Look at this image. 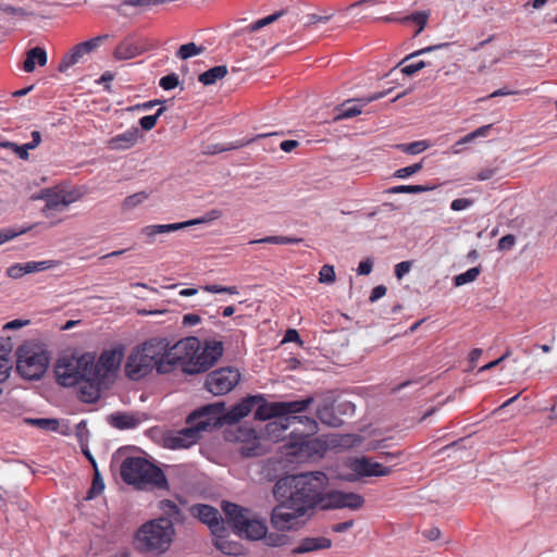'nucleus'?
I'll list each match as a JSON object with an SVG mask.
<instances>
[{
  "instance_id": "nucleus-28",
  "label": "nucleus",
  "mask_w": 557,
  "mask_h": 557,
  "mask_svg": "<svg viewBox=\"0 0 557 557\" xmlns=\"http://www.w3.org/2000/svg\"><path fill=\"white\" fill-rule=\"evenodd\" d=\"M13 346L10 339L0 338V383L5 382L13 368L11 352Z\"/></svg>"
},
{
  "instance_id": "nucleus-53",
  "label": "nucleus",
  "mask_w": 557,
  "mask_h": 557,
  "mask_svg": "<svg viewBox=\"0 0 557 557\" xmlns=\"http://www.w3.org/2000/svg\"><path fill=\"white\" fill-rule=\"evenodd\" d=\"M320 277L319 281L321 283L331 284L335 281V271L332 265L324 264L319 273Z\"/></svg>"
},
{
  "instance_id": "nucleus-8",
  "label": "nucleus",
  "mask_w": 557,
  "mask_h": 557,
  "mask_svg": "<svg viewBox=\"0 0 557 557\" xmlns=\"http://www.w3.org/2000/svg\"><path fill=\"white\" fill-rule=\"evenodd\" d=\"M251 412L257 421L278 418V401L269 403L262 394L248 395L233 405L228 411H223L222 418L224 423L235 424Z\"/></svg>"
},
{
  "instance_id": "nucleus-51",
  "label": "nucleus",
  "mask_w": 557,
  "mask_h": 557,
  "mask_svg": "<svg viewBox=\"0 0 557 557\" xmlns=\"http://www.w3.org/2000/svg\"><path fill=\"white\" fill-rule=\"evenodd\" d=\"M180 85L178 75L176 73H170L159 81V86L164 90H172Z\"/></svg>"
},
{
  "instance_id": "nucleus-4",
  "label": "nucleus",
  "mask_w": 557,
  "mask_h": 557,
  "mask_svg": "<svg viewBox=\"0 0 557 557\" xmlns=\"http://www.w3.org/2000/svg\"><path fill=\"white\" fill-rule=\"evenodd\" d=\"M221 509L224 513L225 521L238 537L248 541L264 540L270 546H278V536H274L273 534L268 536L265 519H259L252 516L248 508L228 500L222 502Z\"/></svg>"
},
{
  "instance_id": "nucleus-57",
  "label": "nucleus",
  "mask_w": 557,
  "mask_h": 557,
  "mask_svg": "<svg viewBox=\"0 0 557 557\" xmlns=\"http://www.w3.org/2000/svg\"><path fill=\"white\" fill-rule=\"evenodd\" d=\"M1 11L9 15H16L20 17H25L28 15V12L23 8L13 7L10 4H3L1 5Z\"/></svg>"
},
{
  "instance_id": "nucleus-38",
  "label": "nucleus",
  "mask_w": 557,
  "mask_h": 557,
  "mask_svg": "<svg viewBox=\"0 0 557 557\" xmlns=\"http://www.w3.org/2000/svg\"><path fill=\"white\" fill-rule=\"evenodd\" d=\"M434 189L430 185H398L386 190L388 194H421Z\"/></svg>"
},
{
  "instance_id": "nucleus-31",
  "label": "nucleus",
  "mask_w": 557,
  "mask_h": 557,
  "mask_svg": "<svg viewBox=\"0 0 557 557\" xmlns=\"http://www.w3.org/2000/svg\"><path fill=\"white\" fill-rule=\"evenodd\" d=\"M212 535L213 546L224 555H237L239 553L240 545L227 539L228 530L226 527L224 532H215Z\"/></svg>"
},
{
  "instance_id": "nucleus-64",
  "label": "nucleus",
  "mask_w": 557,
  "mask_h": 557,
  "mask_svg": "<svg viewBox=\"0 0 557 557\" xmlns=\"http://www.w3.org/2000/svg\"><path fill=\"white\" fill-rule=\"evenodd\" d=\"M299 145H300V143L298 140H295V139L282 140L281 141V150L284 151V152H292Z\"/></svg>"
},
{
  "instance_id": "nucleus-5",
  "label": "nucleus",
  "mask_w": 557,
  "mask_h": 557,
  "mask_svg": "<svg viewBox=\"0 0 557 557\" xmlns=\"http://www.w3.org/2000/svg\"><path fill=\"white\" fill-rule=\"evenodd\" d=\"M175 536L173 522L168 518H156L143 523L134 535L137 552L161 556L171 547Z\"/></svg>"
},
{
  "instance_id": "nucleus-27",
  "label": "nucleus",
  "mask_w": 557,
  "mask_h": 557,
  "mask_svg": "<svg viewBox=\"0 0 557 557\" xmlns=\"http://www.w3.org/2000/svg\"><path fill=\"white\" fill-rule=\"evenodd\" d=\"M332 546V541L329 537H305L301 540L298 546L292 549V554H306L322 549H329Z\"/></svg>"
},
{
  "instance_id": "nucleus-26",
  "label": "nucleus",
  "mask_w": 557,
  "mask_h": 557,
  "mask_svg": "<svg viewBox=\"0 0 557 557\" xmlns=\"http://www.w3.org/2000/svg\"><path fill=\"white\" fill-rule=\"evenodd\" d=\"M275 135H277V133L272 132V133H267V134H259L253 138L237 139L228 145L211 144L206 147V149L203 150V153L205 154H216V153L224 152V151L239 149L242 147H245V146L251 144L252 141H255L257 139L267 138L269 136H275Z\"/></svg>"
},
{
  "instance_id": "nucleus-9",
  "label": "nucleus",
  "mask_w": 557,
  "mask_h": 557,
  "mask_svg": "<svg viewBox=\"0 0 557 557\" xmlns=\"http://www.w3.org/2000/svg\"><path fill=\"white\" fill-rule=\"evenodd\" d=\"M16 371L27 381L40 380L50 362V355L42 346L24 343L16 349Z\"/></svg>"
},
{
  "instance_id": "nucleus-7",
  "label": "nucleus",
  "mask_w": 557,
  "mask_h": 557,
  "mask_svg": "<svg viewBox=\"0 0 557 557\" xmlns=\"http://www.w3.org/2000/svg\"><path fill=\"white\" fill-rule=\"evenodd\" d=\"M177 347L187 350V359L182 357V370L186 374H199L208 371L223 355L222 342H206L200 348V342L196 337H188L177 343Z\"/></svg>"
},
{
  "instance_id": "nucleus-30",
  "label": "nucleus",
  "mask_w": 557,
  "mask_h": 557,
  "mask_svg": "<svg viewBox=\"0 0 557 557\" xmlns=\"http://www.w3.org/2000/svg\"><path fill=\"white\" fill-rule=\"evenodd\" d=\"M47 61L48 57L46 50L38 46L33 47L29 50H27L26 58L23 62L22 67L26 73H32L35 70L36 64H38L39 66H45L47 64Z\"/></svg>"
},
{
  "instance_id": "nucleus-23",
  "label": "nucleus",
  "mask_w": 557,
  "mask_h": 557,
  "mask_svg": "<svg viewBox=\"0 0 557 557\" xmlns=\"http://www.w3.org/2000/svg\"><path fill=\"white\" fill-rule=\"evenodd\" d=\"M140 136L139 128L133 126L122 134H117L108 140V148L111 150H127L133 148Z\"/></svg>"
},
{
  "instance_id": "nucleus-50",
  "label": "nucleus",
  "mask_w": 557,
  "mask_h": 557,
  "mask_svg": "<svg viewBox=\"0 0 557 557\" xmlns=\"http://www.w3.org/2000/svg\"><path fill=\"white\" fill-rule=\"evenodd\" d=\"M26 228H17V227H3L0 230V244H5L7 242L15 238L17 235L26 233Z\"/></svg>"
},
{
  "instance_id": "nucleus-3",
  "label": "nucleus",
  "mask_w": 557,
  "mask_h": 557,
  "mask_svg": "<svg viewBox=\"0 0 557 557\" xmlns=\"http://www.w3.org/2000/svg\"><path fill=\"white\" fill-rule=\"evenodd\" d=\"M225 404L223 401L207 404L191 411L186 418V426L164 435L165 448L185 449L197 444L201 433L223 425L222 413Z\"/></svg>"
},
{
  "instance_id": "nucleus-33",
  "label": "nucleus",
  "mask_w": 557,
  "mask_h": 557,
  "mask_svg": "<svg viewBox=\"0 0 557 557\" xmlns=\"http://www.w3.org/2000/svg\"><path fill=\"white\" fill-rule=\"evenodd\" d=\"M102 381H83L79 388V398L83 403L94 404L100 398L99 385Z\"/></svg>"
},
{
  "instance_id": "nucleus-16",
  "label": "nucleus",
  "mask_w": 557,
  "mask_h": 557,
  "mask_svg": "<svg viewBox=\"0 0 557 557\" xmlns=\"http://www.w3.org/2000/svg\"><path fill=\"white\" fill-rule=\"evenodd\" d=\"M153 369L157 370V361H153L140 346L127 357L125 372L133 381L147 376Z\"/></svg>"
},
{
  "instance_id": "nucleus-19",
  "label": "nucleus",
  "mask_w": 557,
  "mask_h": 557,
  "mask_svg": "<svg viewBox=\"0 0 557 557\" xmlns=\"http://www.w3.org/2000/svg\"><path fill=\"white\" fill-rule=\"evenodd\" d=\"M190 512L194 517L199 519V521L207 524L211 533L225 531V523L215 507L207 504H196L191 506Z\"/></svg>"
},
{
  "instance_id": "nucleus-43",
  "label": "nucleus",
  "mask_w": 557,
  "mask_h": 557,
  "mask_svg": "<svg viewBox=\"0 0 557 557\" xmlns=\"http://www.w3.org/2000/svg\"><path fill=\"white\" fill-rule=\"evenodd\" d=\"M276 21H278V11H274L272 14L249 24L245 29L248 33H255Z\"/></svg>"
},
{
  "instance_id": "nucleus-14",
  "label": "nucleus",
  "mask_w": 557,
  "mask_h": 557,
  "mask_svg": "<svg viewBox=\"0 0 557 557\" xmlns=\"http://www.w3.org/2000/svg\"><path fill=\"white\" fill-rule=\"evenodd\" d=\"M364 504V498L354 492L332 490L325 492L321 510L350 509L358 510Z\"/></svg>"
},
{
  "instance_id": "nucleus-52",
  "label": "nucleus",
  "mask_w": 557,
  "mask_h": 557,
  "mask_svg": "<svg viewBox=\"0 0 557 557\" xmlns=\"http://www.w3.org/2000/svg\"><path fill=\"white\" fill-rule=\"evenodd\" d=\"M284 351L285 348L281 349V362H284L286 364V369L288 370L296 369L300 364V361L297 358L298 354L289 352L287 356H284Z\"/></svg>"
},
{
  "instance_id": "nucleus-60",
  "label": "nucleus",
  "mask_w": 557,
  "mask_h": 557,
  "mask_svg": "<svg viewBox=\"0 0 557 557\" xmlns=\"http://www.w3.org/2000/svg\"><path fill=\"white\" fill-rule=\"evenodd\" d=\"M5 273L9 277L14 278V280L21 278L24 276L22 267L20 265V263H14V264L10 265L7 269Z\"/></svg>"
},
{
  "instance_id": "nucleus-39",
  "label": "nucleus",
  "mask_w": 557,
  "mask_h": 557,
  "mask_svg": "<svg viewBox=\"0 0 557 557\" xmlns=\"http://www.w3.org/2000/svg\"><path fill=\"white\" fill-rule=\"evenodd\" d=\"M430 147L426 140H417L409 144H398L396 148L407 154H418Z\"/></svg>"
},
{
  "instance_id": "nucleus-36",
  "label": "nucleus",
  "mask_w": 557,
  "mask_h": 557,
  "mask_svg": "<svg viewBox=\"0 0 557 557\" xmlns=\"http://www.w3.org/2000/svg\"><path fill=\"white\" fill-rule=\"evenodd\" d=\"M57 264H58V262L54 260L27 261L24 263H20L24 275L30 274L34 272L46 271V270L54 268Z\"/></svg>"
},
{
  "instance_id": "nucleus-13",
  "label": "nucleus",
  "mask_w": 557,
  "mask_h": 557,
  "mask_svg": "<svg viewBox=\"0 0 557 557\" xmlns=\"http://www.w3.org/2000/svg\"><path fill=\"white\" fill-rule=\"evenodd\" d=\"M240 380V373L233 367H224L211 371L205 382V388L214 396L230 393Z\"/></svg>"
},
{
  "instance_id": "nucleus-56",
  "label": "nucleus",
  "mask_w": 557,
  "mask_h": 557,
  "mask_svg": "<svg viewBox=\"0 0 557 557\" xmlns=\"http://www.w3.org/2000/svg\"><path fill=\"white\" fill-rule=\"evenodd\" d=\"M412 261H401L395 265V276L401 280L411 269Z\"/></svg>"
},
{
  "instance_id": "nucleus-54",
  "label": "nucleus",
  "mask_w": 557,
  "mask_h": 557,
  "mask_svg": "<svg viewBox=\"0 0 557 557\" xmlns=\"http://www.w3.org/2000/svg\"><path fill=\"white\" fill-rule=\"evenodd\" d=\"M317 416L318 418L323 422V423H326V424H330V425H333V412L331 410L330 407L327 406H323V407H319L317 409Z\"/></svg>"
},
{
  "instance_id": "nucleus-24",
  "label": "nucleus",
  "mask_w": 557,
  "mask_h": 557,
  "mask_svg": "<svg viewBox=\"0 0 557 557\" xmlns=\"http://www.w3.org/2000/svg\"><path fill=\"white\" fill-rule=\"evenodd\" d=\"M146 50L147 47L143 41H133L127 38L115 47L113 55L116 60H129L140 55Z\"/></svg>"
},
{
  "instance_id": "nucleus-18",
  "label": "nucleus",
  "mask_w": 557,
  "mask_h": 557,
  "mask_svg": "<svg viewBox=\"0 0 557 557\" xmlns=\"http://www.w3.org/2000/svg\"><path fill=\"white\" fill-rule=\"evenodd\" d=\"M221 216V211L218 209H212L208 211L205 215L198 219L181 222V223H172V224H158V225H148L141 228V234L151 238L157 234H163L169 232L178 231L184 227H188L196 224H206L212 222Z\"/></svg>"
},
{
  "instance_id": "nucleus-55",
  "label": "nucleus",
  "mask_w": 557,
  "mask_h": 557,
  "mask_svg": "<svg viewBox=\"0 0 557 557\" xmlns=\"http://www.w3.org/2000/svg\"><path fill=\"white\" fill-rule=\"evenodd\" d=\"M164 102H165V100L153 99V100H149V101H146V102H143V103H137V104L131 107L129 110L131 111H135V110L148 111V110L152 109L156 106L163 104Z\"/></svg>"
},
{
  "instance_id": "nucleus-44",
  "label": "nucleus",
  "mask_w": 557,
  "mask_h": 557,
  "mask_svg": "<svg viewBox=\"0 0 557 557\" xmlns=\"http://www.w3.org/2000/svg\"><path fill=\"white\" fill-rule=\"evenodd\" d=\"M0 147L11 149L22 160H28V158H29V153H28L29 150H28L26 144L17 145L13 141L3 140V141H0Z\"/></svg>"
},
{
  "instance_id": "nucleus-35",
  "label": "nucleus",
  "mask_w": 557,
  "mask_h": 557,
  "mask_svg": "<svg viewBox=\"0 0 557 557\" xmlns=\"http://www.w3.org/2000/svg\"><path fill=\"white\" fill-rule=\"evenodd\" d=\"M429 17H430L429 11H417L407 16L400 17L399 23H401V24H407L410 22L416 23L418 25V28L416 29L413 37H417L418 35H420V33L426 26Z\"/></svg>"
},
{
  "instance_id": "nucleus-1",
  "label": "nucleus",
  "mask_w": 557,
  "mask_h": 557,
  "mask_svg": "<svg viewBox=\"0 0 557 557\" xmlns=\"http://www.w3.org/2000/svg\"><path fill=\"white\" fill-rule=\"evenodd\" d=\"M327 475L322 471L304 472L281 478V546L286 544L284 531L299 530L311 518L312 511L321 510Z\"/></svg>"
},
{
  "instance_id": "nucleus-17",
  "label": "nucleus",
  "mask_w": 557,
  "mask_h": 557,
  "mask_svg": "<svg viewBox=\"0 0 557 557\" xmlns=\"http://www.w3.org/2000/svg\"><path fill=\"white\" fill-rule=\"evenodd\" d=\"M107 38L108 35H100L75 45L67 53L63 55L59 63L58 71L62 73L66 72L67 69L78 63L85 54L95 51L100 46V42Z\"/></svg>"
},
{
  "instance_id": "nucleus-47",
  "label": "nucleus",
  "mask_w": 557,
  "mask_h": 557,
  "mask_svg": "<svg viewBox=\"0 0 557 557\" xmlns=\"http://www.w3.org/2000/svg\"><path fill=\"white\" fill-rule=\"evenodd\" d=\"M294 343L298 350H300L304 347V341L300 338L299 333L295 329H288L283 338L281 339V347Z\"/></svg>"
},
{
  "instance_id": "nucleus-46",
  "label": "nucleus",
  "mask_w": 557,
  "mask_h": 557,
  "mask_svg": "<svg viewBox=\"0 0 557 557\" xmlns=\"http://www.w3.org/2000/svg\"><path fill=\"white\" fill-rule=\"evenodd\" d=\"M26 422L42 430L50 431H55L59 426V421L50 418L26 419Z\"/></svg>"
},
{
  "instance_id": "nucleus-32",
  "label": "nucleus",
  "mask_w": 557,
  "mask_h": 557,
  "mask_svg": "<svg viewBox=\"0 0 557 557\" xmlns=\"http://www.w3.org/2000/svg\"><path fill=\"white\" fill-rule=\"evenodd\" d=\"M109 423L117 430H133L140 424V420L127 412H114L108 417Z\"/></svg>"
},
{
  "instance_id": "nucleus-48",
  "label": "nucleus",
  "mask_w": 557,
  "mask_h": 557,
  "mask_svg": "<svg viewBox=\"0 0 557 557\" xmlns=\"http://www.w3.org/2000/svg\"><path fill=\"white\" fill-rule=\"evenodd\" d=\"M423 168L422 161L418 163H413L411 165L398 169L394 172L393 176L397 178H407L418 172H420Z\"/></svg>"
},
{
  "instance_id": "nucleus-12",
  "label": "nucleus",
  "mask_w": 557,
  "mask_h": 557,
  "mask_svg": "<svg viewBox=\"0 0 557 557\" xmlns=\"http://www.w3.org/2000/svg\"><path fill=\"white\" fill-rule=\"evenodd\" d=\"M140 347L153 361H157V372L160 374L171 372L176 363H181L182 357H171V350L176 346H172L164 337H152L144 342Z\"/></svg>"
},
{
  "instance_id": "nucleus-11",
  "label": "nucleus",
  "mask_w": 557,
  "mask_h": 557,
  "mask_svg": "<svg viewBox=\"0 0 557 557\" xmlns=\"http://www.w3.org/2000/svg\"><path fill=\"white\" fill-rule=\"evenodd\" d=\"M304 10L295 0H281V46L284 44L290 53L296 49L293 39L304 28Z\"/></svg>"
},
{
  "instance_id": "nucleus-25",
  "label": "nucleus",
  "mask_w": 557,
  "mask_h": 557,
  "mask_svg": "<svg viewBox=\"0 0 557 557\" xmlns=\"http://www.w3.org/2000/svg\"><path fill=\"white\" fill-rule=\"evenodd\" d=\"M39 198L46 201L45 211L62 212L72 201L62 191H53L51 189L41 190Z\"/></svg>"
},
{
  "instance_id": "nucleus-15",
  "label": "nucleus",
  "mask_w": 557,
  "mask_h": 557,
  "mask_svg": "<svg viewBox=\"0 0 557 557\" xmlns=\"http://www.w3.org/2000/svg\"><path fill=\"white\" fill-rule=\"evenodd\" d=\"M122 359V348L103 350L97 361L92 355L91 381H103L108 373L119 370Z\"/></svg>"
},
{
  "instance_id": "nucleus-61",
  "label": "nucleus",
  "mask_w": 557,
  "mask_h": 557,
  "mask_svg": "<svg viewBox=\"0 0 557 557\" xmlns=\"http://www.w3.org/2000/svg\"><path fill=\"white\" fill-rule=\"evenodd\" d=\"M387 288L384 285H377L372 289L369 300L371 302H374L382 298L383 296H385Z\"/></svg>"
},
{
  "instance_id": "nucleus-10",
  "label": "nucleus",
  "mask_w": 557,
  "mask_h": 557,
  "mask_svg": "<svg viewBox=\"0 0 557 557\" xmlns=\"http://www.w3.org/2000/svg\"><path fill=\"white\" fill-rule=\"evenodd\" d=\"M92 354L84 352L81 356H65L58 359L54 373L62 386L71 387L83 381H91L90 368Z\"/></svg>"
},
{
  "instance_id": "nucleus-45",
  "label": "nucleus",
  "mask_w": 557,
  "mask_h": 557,
  "mask_svg": "<svg viewBox=\"0 0 557 557\" xmlns=\"http://www.w3.org/2000/svg\"><path fill=\"white\" fill-rule=\"evenodd\" d=\"M147 198L148 194L146 191L133 194L124 199L122 207L124 210H132L143 203Z\"/></svg>"
},
{
  "instance_id": "nucleus-40",
  "label": "nucleus",
  "mask_w": 557,
  "mask_h": 557,
  "mask_svg": "<svg viewBox=\"0 0 557 557\" xmlns=\"http://www.w3.org/2000/svg\"><path fill=\"white\" fill-rule=\"evenodd\" d=\"M203 51H205V47L197 46L195 42H188V44L182 45L178 48V50L176 52V57L182 60H187L191 57L202 53Z\"/></svg>"
},
{
  "instance_id": "nucleus-2",
  "label": "nucleus",
  "mask_w": 557,
  "mask_h": 557,
  "mask_svg": "<svg viewBox=\"0 0 557 557\" xmlns=\"http://www.w3.org/2000/svg\"><path fill=\"white\" fill-rule=\"evenodd\" d=\"M313 400L309 396L301 400L281 401V432L293 426L288 436H281V463L305 462L322 456L323 444L310 438L318 431V423L304 414Z\"/></svg>"
},
{
  "instance_id": "nucleus-58",
  "label": "nucleus",
  "mask_w": 557,
  "mask_h": 557,
  "mask_svg": "<svg viewBox=\"0 0 557 557\" xmlns=\"http://www.w3.org/2000/svg\"><path fill=\"white\" fill-rule=\"evenodd\" d=\"M473 203V200L468 198H457L451 201L450 209L454 211H461L469 208Z\"/></svg>"
},
{
  "instance_id": "nucleus-37",
  "label": "nucleus",
  "mask_w": 557,
  "mask_h": 557,
  "mask_svg": "<svg viewBox=\"0 0 557 557\" xmlns=\"http://www.w3.org/2000/svg\"><path fill=\"white\" fill-rule=\"evenodd\" d=\"M160 509L166 516L165 518L170 519L172 522L183 521L184 515L180 507L171 499H163L160 502Z\"/></svg>"
},
{
  "instance_id": "nucleus-34",
  "label": "nucleus",
  "mask_w": 557,
  "mask_h": 557,
  "mask_svg": "<svg viewBox=\"0 0 557 557\" xmlns=\"http://www.w3.org/2000/svg\"><path fill=\"white\" fill-rule=\"evenodd\" d=\"M227 72L226 65H216L199 74L198 81L205 86H210L224 78Z\"/></svg>"
},
{
  "instance_id": "nucleus-49",
  "label": "nucleus",
  "mask_w": 557,
  "mask_h": 557,
  "mask_svg": "<svg viewBox=\"0 0 557 557\" xmlns=\"http://www.w3.org/2000/svg\"><path fill=\"white\" fill-rule=\"evenodd\" d=\"M333 16V13H329L325 15H318V14H305L301 16V20H304V27H309L315 23H327L331 17Z\"/></svg>"
},
{
  "instance_id": "nucleus-62",
  "label": "nucleus",
  "mask_w": 557,
  "mask_h": 557,
  "mask_svg": "<svg viewBox=\"0 0 557 557\" xmlns=\"http://www.w3.org/2000/svg\"><path fill=\"white\" fill-rule=\"evenodd\" d=\"M91 486H94V490H98V491H101V492H103V490L106 487L103 479H102V476L100 474L99 469H96V471H94V479H92Z\"/></svg>"
},
{
  "instance_id": "nucleus-59",
  "label": "nucleus",
  "mask_w": 557,
  "mask_h": 557,
  "mask_svg": "<svg viewBox=\"0 0 557 557\" xmlns=\"http://www.w3.org/2000/svg\"><path fill=\"white\" fill-rule=\"evenodd\" d=\"M373 268V261L370 258L362 260L357 269L358 275H369Z\"/></svg>"
},
{
  "instance_id": "nucleus-20",
  "label": "nucleus",
  "mask_w": 557,
  "mask_h": 557,
  "mask_svg": "<svg viewBox=\"0 0 557 557\" xmlns=\"http://www.w3.org/2000/svg\"><path fill=\"white\" fill-rule=\"evenodd\" d=\"M392 89L385 90V91H379L374 92L369 97H362L356 100H348L342 103L337 108V115L335 120H345V119H351L357 115H359L362 112V108L367 104H369L372 101L379 100L384 98L387 94L391 92Z\"/></svg>"
},
{
  "instance_id": "nucleus-6",
  "label": "nucleus",
  "mask_w": 557,
  "mask_h": 557,
  "mask_svg": "<svg viewBox=\"0 0 557 557\" xmlns=\"http://www.w3.org/2000/svg\"><path fill=\"white\" fill-rule=\"evenodd\" d=\"M122 480L137 488L154 486L168 488V479L161 468L139 456H126L120 465Z\"/></svg>"
},
{
  "instance_id": "nucleus-63",
  "label": "nucleus",
  "mask_w": 557,
  "mask_h": 557,
  "mask_svg": "<svg viewBox=\"0 0 557 557\" xmlns=\"http://www.w3.org/2000/svg\"><path fill=\"white\" fill-rule=\"evenodd\" d=\"M75 434H76V436L78 437V440L81 442L83 441L84 436L88 435L87 421L86 420H82L81 422H78L75 425Z\"/></svg>"
},
{
  "instance_id": "nucleus-41",
  "label": "nucleus",
  "mask_w": 557,
  "mask_h": 557,
  "mask_svg": "<svg viewBox=\"0 0 557 557\" xmlns=\"http://www.w3.org/2000/svg\"><path fill=\"white\" fill-rule=\"evenodd\" d=\"M481 273L480 267H473L469 270H467L463 273H460L454 277V284L455 286H462L465 284L471 283L476 280L479 274Z\"/></svg>"
},
{
  "instance_id": "nucleus-29",
  "label": "nucleus",
  "mask_w": 557,
  "mask_h": 557,
  "mask_svg": "<svg viewBox=\"0 0 557 557\" xmlns=\"http://www.w3.org/2000/svg\"><path fill=\"white\" fill-rule=\"evenodd\" d=\"M260 473L264 479L273 482L272 494L275 499H278V459L273 457L263 460Z\"/></svg>"
},
{
  "instance_id": "nucleus-22",
  "label": "nucleus",
  "mask_w": 557,
  "mask_h": 557,
  "mask_svg": "<svg viewBox=\"0 0 557 557\" xmlns=\"http://www.w3.org/2000/svg\"><path fill=\"white\" fill-rule=\"evenodd\" d=\"M451 44L450 42H443V44H438V45H433V46H429V47H425V48H422V49H419L410 54H408L407 57H405L397 65L395 69L397 67H400V71L403 74L407 75V76H412L414 75L417 72L421 71L422 69L431 65L430 62H426V61H423V60H420L416 63H412V64H408V65H405L403 66V64L405 62H407L408 60L410 59H413L416 57H419V55H423L425 53H429V52H432V51H436V50H440V49H444V48H448L450 47Z\"/></svg>"
},
{
  "instance_id": "nucleus-21",
  "label": "nucleus",
  "mask_w": 557,
  "mask_h": 557,
  "mask_svg": "<svg viewBox=\"0 0 557 557\" xmlns=\"http://www.w3.org/2000/svg\"><path fill=\"white\" fill-rule=\"evenodd\" d=\"M349 468L359 476H387L393 472L392 467H385L367 457L352 459Z\"/></svg>"
},
{
  "instance_id": "nucleus-42",
  "label": "nucleus",
  "mask_w": 557,
  "mask_h": 557,
  "mask_svg": "<svg viewBox=\"0 0 557 557\" xmlns=\"http://www.w3.org/2000/svg\"><path fill=\"white\" fill-rule=\"evenodd\" d=\"M165 110L166 108L162 106L154 114L140 117L138 123L141 129L146 132L151 131L156 126L158 119L165 112Z\"/></svg>"
}]
</instances>
